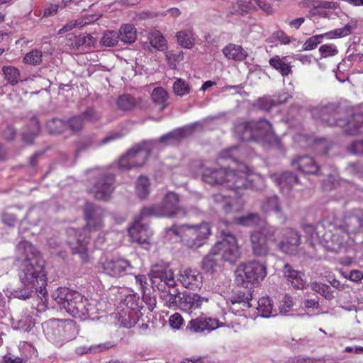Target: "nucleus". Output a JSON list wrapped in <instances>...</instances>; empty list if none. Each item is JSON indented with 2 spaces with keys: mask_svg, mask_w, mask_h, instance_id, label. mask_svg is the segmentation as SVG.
Instances as JSON below:
<instances>
[{
  "mask_svg": "<svg viewBox=\"0 0 363 363\" xmlns=\"http://www.w3.org/2000/svg\"><path fill=\"white\" fill-rule=\"evenodd\" d=\"M18 247L25 250V257L19 272L20 280L25 288L16 291V297L26 300L32 296L35 290L38 296L45 298L47 295V277L40 254L32 244L27 242L20 243Z\"/></svg>",
  "mask_w": 363,
  "mask_h": 363,
  "instance_id": "obj_1",
  "label": "nucleus"
},
{
  "mask_svg": "<svg viewBox=\"0 0 363 363\" xmlns=\"http://www.w3.org/2000/svg\"><path fill=\"white\" fill-rule=\"evenodd\" d=\"M347 229L337 226L329 221L318 223L315 228V235L320 244L331 252H338L349 238V232L363 228V210L355 209L346 218Z\"/></svg>",
  "mask_w": 363,
  "mask_h": 363,
  "instance_id": "obj_2",
  "label": "nucleus"
},
{
  "mask_svg": "<svg viewBox=\"0 0 363 363\" xmlns=\"http://www.w3.org/2000/svg\"><path fill=\"white\" fill-rule=\"evenodd\" d=\"M86 225L83 229L70 228L67 243L74 255H79L83 262L88 260L87 245L90 241L89 231H97L104 227V211L94 204L87 202L84 206Z\"/></svg>",
  "mask_w": 363,
  "mask_h": 363,
  "instance_id": "obj_3",
  "label": "nucleus"
},
{
  "mask_svg": "<svg viewBox=\"0 0 363 363\" xmlns=\"http://www.w3.org/2000/svg\"><path fill=\"white\" fill-rule=\"evenodd\" d=\"M250 169L243 163L238 164V168H205L201 174L202 180L211 185H223L233 190L236 194H242L244 189L255 188L252 179H249Z\"/></svg>",
  "mask_w": 363,
  "mask_h": 363,
  "instance_id": "obj_4",
  "label": "nucleus"
},
{
  "mask_svg": "<svg viewBox=\"0 0 363 363\" xmlns=\"http://www.w3.org/2000/svg\"><path fill=\"white\" fill-rule=\"evenodd\" d=\"M338 108L336 104H329L314 107L311 113L313 118L323 126L344 127L346 125L345 132L348 135L363 133V113H355L347 121L341 116Z\"/></svg>",
  "mask_w": 363,
  "mask_h": 363,
  "instance_id": "obj_5",
  "label": "nucleus"
},
{
  "mask_svg": "<svg viewBox=\"0 0 363 363\" xmlns=\"http://www.w3.org/2000/svg\"><path fill=\"white\" fill-rule=\"evenodd\" d=\"M52 298L74 318L85 319L94 310L89 300L79 292L67 287H59L52 294Z\"/></svg>",
  "mask_w": 363,
  "mask_h": 363,
  "instance_id": "obj_6",
  "label": "nucleus"
},
{
  "mask_svg": "<svg viewBox=\"0 0 363 363\" xmlns=\"http://www.w3.org/2000/svg\"><path fill=\"white\" fill-rule=\"evenodd\" d=\"M170 230L180 238V241L189 249L196 250L204 245L211 235V225L202 221L199 224L172 225Z\"/></svg>",
  "mask_w": 363,
  "mask_h": 363,
  "instance_id": "obj_7",
  "label": "nucleus"
},
{
  "mask_svg": "<svg viewBox=\"0 0 363 363\" xmlns=\"http://www.w3.org/2000/svg\"><path fill=\"white\" fill-rule=\"evenodd\" d=\"M235 282L243 287H257L267 274L265 263L252 259L240 264L235 270Z\"/></svg>",
  "mask_w": 363,
  "mask_h": 363,
  "instance_id": "obj_8",
  "label": "nucleus"
},
{
  "mask_svg": "<svg viewBox=\"0 0 363 363\" xmlns=\"http://www.w3.org/2000/svg\"><path fill=\"white\" fill-rule=\"evenodd\" d=\"M142 217H183L186 216V211L179 206V196L174 192H167L161 205H152L143 207L140 211Z\"/></svg>",
  "mask_w": 363,
  "mask_h": 363,
  "instance_id": "obj_9",
  "label": "nucleus"
},
{
  "mask_svg": "<svg viewBox=\"0 0 363 363\" xmlns=\"http://www.w3.org/2000/svg\"><path fill=\"white\" fill-rule=\"evenodd\" d=\"M272 125L269 121L261 118L257 121H241L235 125V132L240 140L245 142L257 140L272 132Z\"/></svg>",
  "mask_w": 363,
  "mask_h": 363,
  "instance_id": "obj_10",
  "label": "nucleus"
},
{
  "mask_svg": "<svg viewBox=\"0 0 363 363\" xmlns=\"http://www.w3.org/2000/svg\"><path fill=\"white\" fill-rule=\"evenodd\" d=\"M118 320L125 328H132L138 320L143 301L136 294H128L119 303Z\"/></svg>",
  "mask_w": 363,
  "mask_h": 363,
  "instance_id": "obj_11",
  "label": "nucleus"
},
{
  "mask_svg": "<svg viewBox=\"0 0 363 363\" xmlns=\"http://www.w3.org/2000/svg\"><path fill=\"white\" fill-rule=\"evenodd\" d=\"M277 230L272 226H264L254 230L250 235L252 254L255 257H264L269 255V243H277Z\"/></svg>",
  "mask_w": 363,
  "mask_h": 363,
  "instance_id": "obj_12",
  "label": "nucleus"
},
{
  "mask_svg": "<svg viewBox=\"0 0 363 363\" xmlns=\"http://www.w3.org/2000/svg\"><path fill=\"white\" fill-rule=\"evenodd\" d=\"M222 240L217 242L213 246V251L216 252L220 259L230 263H235L241 257L238 240L234 235L230 232H221Z\"/></svg>",
  "mask_w": 363,
  "mask_h": 363,
  "instance_id": "obj_13",
  "label": "nucleus"
},
{
  "mask_svg": "<svg viewBox=\"0 0 363 363\" xmlns=\"http://www.w3.org/2000/svg\"><path fill=\"white\" fill-rule=\"evenodd\" d=\"M115 176L111 173H100L96 177L89 189L94 198L107 201L114 191Z\"/></svg>",
  "mask_w": 363,
  "mask_h": 363,
  "instance_id": "obj_14",
  "label": "nucleus"
},
{
  "mask_svg": "<svg viewBox=\"0 0 363 363\" xmlns=\"http://www.w3.org/2000/svg\"><path fill=\"white\" fill-rule=\"evenodd\" d=\"M96 42V40L89 33H70L67 38L66 45L74 50L88 51L94 48Z\"/></svg>",
  "mask_w": 363,
  "mask_h": 363,
  "instance_id": "obj_15",
  "label": "nucleus"
},
{
  "mask_svg": "<svg viewBox=\"0 0 363 363\" xmlns=\"http://www.w3.org/2000/svg\"><path fill=\"white\" fill-rule=\"evenodd\" d=\"M222 325L216 318L200 316L189 321L186 330L192 333L213 330Z\"/></svg>",
  "mask_w": 363,
  "mask_h": 363,
  "instance_id": "obj_16",
  "label": "nucleus"
},
{
  "mask_svg": "<svg viewBox=\"0 0 363 363\" xmlns=\"http://www.w3.org/2000/svg\"><path fill=\"white\" fill-rule=\"evenodd\" d=\"M257 6L265 11H269L271 7L264 0H236L230 8L232 14L244 15L250 13Z\"/></svg>",
  "mask_w": 363,
  "mask_h": 363,
  "instance_id": "obj_17",
  "label": "nucleus"
},
{
  "mask_svg": "<svg viewBox=\"0 0 363 363\" xmlns=\"http://www.w3.org/2000/svg\"><path fill=\"white\" fill-rule=\"evenodd\" d=\"M291 164L292 167L305 174L318 175L320 171L319 164L308 155L297 157L291 161Z\"/></svg>",
  "mask_w": 363,
  "mask_h": 363,
  "instance_id": "obj_18",
  "label": "nucleus"
},
{
  "mask_svg": "<svg viewBox=\"0 0 363 363\" xmlns=\"http://www.w3.org/2000/svg\"><path fill=\"white\" fill-rule=\"evenodd\" d=\"M130 264L125 259H106L102 264V269L105 274L113 277H119L125 274Z\"/></svg>",
  "mask_w": 363,
  "mask_h": 363,
  "instance_id": "obj_19",
  "label": "nucleus"
},
{
  "mask_svg": "<svg viewBox=\"0 0 363 363\" xmlns=\"http://www.w3.org/2000/svg\"><path fill=\"white\" fill-rule=\"evenodd\" d=\"M270 177L282 192H289L300 183L298 177L289 171L281 174H273Z\"/></svg>",
  "mask_w": 363,
  "mask_h": 363,
  "instance_id": "obj_20",
  "label": "nucleus"
},
{
  "mask_svg": "<svg viewBox=\"0 0 363 363\" xmlns=\"http://www.w3.org/2000/svg\"><path fill=\"white\" fill-rule=\"evenodd\" d=\"M178 280L184 287L195 290L202 285V276L201 273L192 269H184L180 272Z\"/></svg>",
  "mask_w": 363,
  "mask_h": 363,
  "instance_id": "obj_21",
  "label": "nucleus"
},
{
  "mask_svg": "<svg viewBox=\"0 0 363 363\" xmlns=\"http://www.w3.org/2000/svg\"><path fill=\"white\" fill-rule=\"evenodd\" d=\"M284 239L279 244V249L285 254H294L300 245V235L296 230L287 229L284 234Z\"/></svg>",
  "mask_w": 363,
  "mask_h": 363,
  "instance_id": "obj_22",
  "label": "nucleus"
},
{
  "mask_svg": "<svg viewBox=\"0 0 363 363\" xmlns=\"http://www.w3.org/2000/svg\"><path fill=\"white\" fill-rule=\"evenodd\" d=\"M208 301V298L202 297L197 294H183L181 296L179 308L184 311L192 312L200 308L203 302Z\"/></svg>",
  "mask_w": 363,
  "mask_h": 363,
  "instance_id": "obj_23",
  "label": "nucleus"
},
{
  "mask_svg": "<svg viewBox=\"0 0 363 363\" xmlns=\"http://www.w3.org/2000/svg\"><path fill=\"white\" fill-rule=\"evenodd\" d=\"M282 272L284 278L293 287L297 289L304 288L306 281L303 279L304 274L301 272L294 269L289 264H285Z\"/></svg>",
  "mask_w": 363,
  "mask_h": 363,
  "instance_id": "obj_24",
  "label": "nucleus"
},
{
  "mask_svg": "<svg viewBox=\"0 0 363 363\" xmlns=\"http://www.w3.org/2000/svg\"><path fill=\"white\" fill-rule=\"evenodd\" d=\"M128 152L132 160V164L138 167L145 164L151 154V150L145 143H142L134 146Z\"/></svg>",
  "mask_w": 363,
  "mask_h": 363,
  "instance_id": "obj_25",
  "label": "nucleus"
},
{
  "mask_svg": "<svg viewBox=\"0 0 363 363\" xmlns=\"http://www.w3.org/2000/svg\"><path fill=\"white\" fill-rule=\"evenodd\" d=\"M224 56L228 60L242 62L247 57V52L239 45L229 43L222 50Z\"/></svg>",
  "mask_w": 363,
  "mask_h": 363,
  "instance_id": "obj_26",
  "label": "nucleus"
},
{
  "mask_svg": "<svg viewBox=\"0 0 363 363\" xmlns=\"http://www.w3.org/2000/svg\"><path fill=\"white\" fill-rule=\"evenodd\" d=\"M161 299L164 306L177 309L180 308L181 294L177 289L164 291L161 295Z\"/></svg>",
  "mask_w": 363,
  "mask_h": 363,
  "instance_id": "obj_27",
  "label": "nucleus"
},
{
  "mask_svg": "<svg viewBox=\"0 0 363 363\" xmlns=\"http://www.w3.org/2000/svg\"><path fill=\"white\" fill-rule=\"evenodd\" d=\"M128 234L133 242L143 244L147 242L149 235L147 228L138 223L128 229Z\"/></svg>",
  "mask_w": 363,
  "mask_h": 363,
  "instance_id": "obj_28",
  "label": "nucleus"
},
{
  "mask_svg": "<svg viewBox=\"0 0 363 363\" xmlns=\"http://www.w3.org/2000/svg\"><path fill=\"white\" fill-rule=\"evenodd\" d=\"M221 260L217 252L213 251V247H212L209 253L203 258L202 269L206 273L212 274L215 272L216 267Z\"/></svg>",
  "mask_w": 363,
  "mask_h": 363,
  "instance_id": "obj_29",
  "label": "nucleus"
},
{
  "mask_svg": "<svg viewBox=\"0 0 363 363\" xmlns=\"http://www.w3.org/2000/svg\"><path fill=\"white\" fill-rule=\"evenodd\" d=\"M137 31L134 26L125 24L121 26L119 29V40L125 44H133L135 43L137 37Z\"/></svg>",
  "mask_w": 363,
  "mask_h": 363,
  "instance_id": "obj_30",
  "label": "nucleus"
},
{
  "mask_svg": "<svg viewBox=\"0 0 363 363\" xmlns=\"http://www.w3.org/2000/svg\"><path fill=\"white\" fill-rule=\"evenodd\" d=\"M151 98L155 106H157L160 111H163L167 107L169 95L163 87L158 86L155 88L152 91Z\"/></svg>",
  "mask_w": 363,
  "mask_h": 363,
  "instance_id": "obj_31",
  "label": "nucleus"
},
{
  "mask_svg": "<svg viewBox=\"0 0 363 363\" xmlns=\"http://www.w3.org/2000/svg\"><path fill=\"white\" fill-rule=\"evenodd\" d=\"M147 39L150 45L159 51H164L167 48V40L163 35L157 30L148 33Z\"/></svg>",
  "mask_w": 363,
  "mask_h": 363,
  "instance_id": "obj_32",
  "label": "nucleus"
},
{
  "mask_svg": "<svg viewBox=\"0 0 363 363\" xmlns=\"http://www.w3.org/2000/svg\"><path fill=\"white\" fill-rule=\"evenodd\" d=\"M262 210L264 213L280 214L281 206L277 196L267 198L262 203Z\"/></svg>",
  "mask_w": 363,
  "mask_h": 363,
  "instance_id": "obj_33",
  "label": "nucleus"
},
{
  "mask_svg": "<svg viewBox=\"0 0 363 363\" xmlns=\"http://www.w3.org/2000/svg\"><path fill=\"white\" fill-rule=\"evenodd\" d=\"M284 59L286 57L281 58L276 55L269 60L270 66L279 71L283 77L288 76L292 72L291 67L289 63L284 62Z\"/></svg>",
  "mask_w": 363,
  "mask_h": 363,
  "instance_id": "obj_34",
  "label": "nucleus"
},
{
  "mask_svg": "<svg viewBox=\"0 0 363 363\" xmlns=\"http://www.w3.org/2000/svg\"><path fill=\"white\" fill-rule=\"evenodd\" d=\"M355 28V23L352 24L351 23H348L341 28L330 30L323 34H320V35H323V38H326L327 39L343 38L350 35L352 32V30Z\"/></svg>",
  "mask_w": 363,
  "mask_h": 363,
  "instance_id": "obj_35",
  "label": "nucleus"
},
{
  "mask_svg": "<svg viewBox=\"0 0 363 363\" xmlns=\"http://www.w3.org/2000/svg\"><path fill=\"white\" fill-rule=\"evenodd\" d=\"M189 130L186 128H177L171 132L162 135L160 138L161 143H168L169 141L179 142L187 137Z\"/></svg>",
  "mask_w": 363,
  "mask_h": 363,
  "instance_id": "obj_36",
  "label": "nucleus"
},
{
  "mask_svg": "<svg viewBox=\"0 0 363 363\" xmlns=\"http://www.w3.org/2000/svg\"><path fill=\"white\" fill-rule=\"evenodd\" d=\"M151 277L153 283L160 281L168 286H173L175 284L174 274L171 270L152 272Z\"/></svg>",
  "mask_w": 363,
  "mask_h": 363,
  "instance_id": "obj_37",
  "label": "nucleus"
},
{
  "mask_svg": "<svg viewBox=\"0 0 363 363\" xmlns=\"http://www.w3.org/2000/svg\"><path fill=\"white\" fill-rule=\"evenodd\" d=\"M138 101L136 99L128 94H125L120 96L117 101V108L123 111H129L133 110L137 105Z\"/></svg>",
  "mask_w": 363,
  "mask_h": 363,
  "instance_id": "obj_38",
  "label": "nucleus"
},
{
  "mask_svg": "<svg viewBox=\"0 0 363 363\" xmlns=\"http://www.w3.org/2000/svg\"><path fill=\"white\" fill-rule=\"evenodd\" d=\"M30 131L23 133V140L28 144H33L35 138L40 132V125L38 119L36 117H33L30 121Z\"/></svg>",
  "mask_w": 363,
  "mask_h": 363,
  "instance_id": "obj_39",
  "label": "nucleus"
},
{
  "mask_svg": "<svg viewBox=\"0 0 363 363\" xmlns=\"http://www.w3.org/2000/svg\"><path fill=\"white\" fill-rule=\"evenodd\" d=\"M46 129L50 134H61L67 129V123L62 119L53 118L47 121Z\"/></svg>",
  "mask_w": 363,
  "mask_h": 363,
  "instance_id": "obj_40",
  "label": "nucleus"
},
{
  "mask_svg": "<svg viewBox=\"0 0 363 363\" xmlns=\"http://www.w3.org/2000/svg\"><path fill=\"white\" fill-rule=\"evenodd\" d=\"M179 44L184 48H191L194 45V38L192 30H180L177 33Z\"/></svg>",
  "mask_w": 363,
  "mask_h": 363,
  "instance_id": "obj_41",
  "label": "nucleus"
},
{
  "mask_svg": "<svg viewBox=\"0 0 363 363\" xmlns=\"http://www.w3.org/2000/svg\"><path fill=\"white\" fill-rule=\"evenodd\" d=\"M251 296L250 294H246L245 292L240 291L232 295L229 298L228 301L233 305L238 303L241 304L244 308H248L252 306Z\"/></svg>",
  "mask_w": 363,
  "mask_h": 363,
  "instance_id": "obj_42",
  "label": "nucleus"
},
{
  "mask_svg": "<svg viewBox=\"0 0 363 363\" xmlns=\"http://www.w3.org/2000/svg\"><path fill=\"white\" fill-rule=\"evenodd\" d=\"M2 72L8 83L12 86L18 84L21 73L17 67L13 66H4L2 67Z\"/></svg>",
  "mask_w": 363,
  "mask_h": 363,
  "instance_id": "obj_43",
  "label": "nucleus"
},
{
  "mask_svg": "<svg viewBox=\"0 0 363 363\" xmlns=\"http://www.w3.org/2000/svg\"><path fill=\"white\" fill-rule=\"evenodd\" d=\"M260 221V216L257 213H250L234 218L235 223L244 226L257 225Z\"/></svg>",
  "mask_w": 363,
  "mask_h": 363,
  "instance_id": "obj_44",
  "label": "nucleus"
},
{
  "mask_svg": "<svg viewBox=\"0 0 363 363\" xmlns=\"http://www.w3.org/2000/svg\"><path fill=\"white\" fill-rule=\"evenodd\" d=\"M150 180L146 176H140L137 180L135 191L140 199H145L150 192Z\"/></svg>",
  "mask_w": 363,
  "mask_h": 363,
  "instance_id": "obj_45",
  "label": "nucleus"
},
{
  "mask_svg": "<svg viewBox=\"0 0 363 363\" xmlns=\"http://www.w3.org/2000/svg\"><path fill=\"white\" fill-rule=\"evenodd\" d=\"M257 310L262 317H269L272 315L273 305L269 297H262L257 301Z\"/></svg>",
  "mask_w": 363,
  "mask_h": 363,
  "instance_id": "obj_46",
  "label": "nucleus"
},
{
  "mask_svg": "<svg viewBox=\"0 0 363 363\" xmlns=\"http://www.w3.org/2000/svg\"><path fill=\"white\" fill-rule=\"evenodd\" d=\"M43 52L38 49H33L25 55L23 62L29 65H39L42 62Z\"/></svg>",
  "mask_w": 363,
  "mask_h": 363,
  "instance_id": "obj_47",
  "label": "nucleus"
},
{
  "mask_svg": "<svg viewBox=\"0 0 363 363\" xmlns=\"http://www.w3.org/2000/svg\"><path fill=\"white\" fill-rule=\"evenodd\" d=\"M311 289L328 300H331L334 297L330 287L325 284L318 283L316 281L313 282L311 284Z\"/></svg>",
  "mask_w": 363,
  "mask_h": 363,
  "instance_id": "obj_48",
  "label": "nucleus"
},
{
  "mask_svg": "<svg viewBox=\"0 0 363 363\" xmlns=\"http://www.w3.org/2000/svg\"><path fill=\"white\" fill-rule=\"evenodd\" d=\"M173 90L176 95L184 96L189 94L190 86L184 79L179 78L174 82Z\"/></svg>",
  "mask_w": 363,
  "mask_h": 363,
  "instance_id": "obj_49",
  "label": "nucleus"
},
{
  "mask_svg": "<svg viewBox=\"0 0 363 363\" xmlns=\"http://www.w3.org/2000/svg\"><path fill=\"white\" fill-rule=\"evenodd\" d=\"M119 40L118 33L114 30H106L101 38L102 44L106 47L115 46Z\"/></svg>",
  "mask_w": 363,
  "mask_h": 363,
  "instance_id": "obj_50",
  "label": "nucleus"
},
{
  "mask_svg": "<svg viewBox=\"0 0 363 363\" xmlns=\"http://www.w3.org/2000/svg\"><path fill=\"white\" fill-rule=\"evenodd\" d=\"M66 123L67 128H69L73 132L80 131L84 127L83 118L79 116H72Z\"/></svg>",
  "mask_w": 363,
  "mask_h": 363,
  "instance_id": "obj_51",
  "label": "nucleus"
},
{
  "mask_svg": "<svg viewBox=\"0 0 363 363\" xmlns=\"http://www.w3.org/2000/svg\"><path fill=\"white\" fill-rule=\"evenodd\" d=\"M276 41H279L282 45H288L291 42V38L284 31L279 30L274 32L269 39V43Z\"/></svg>",
  "mask_w": 363,
  "mask_h": 363,
  "instance_id": "obj_52",
  "label": "nucleus"
},
{
  "mask_svg": "<svg viewBox=\"0 0 363 363\" xmlns=\"http://www.w3.org/2000/svg\"><path fill=\"white\" fill-rule=\"evenodd\" d=\"M319 52L322 57H332L338 53V50L335 45L325 44L319 48Z\"/></svg>",
  "mask_w": 363,
  "mask_h": 363,
  "instance_id": "obj_53",
  "label": "nucleus"
},
{
  "mask_svg": "<svg viewBox=\"0 0 363 363\" xmlns=\"http://www.w3.org/2000/svg\"><path fill=\"white\" fill-rule=\"evenodd\" d=\"M275 104L276 103L270 97L268 96L259 98L257 101V106L258 108L266 111H269L272 108L275 106Z\"/></svg>",
  "mask_w": 363,
  "mask_h": 363,
  "instance_id": "obj_54",
  "label": "nucleus"
},
{
  "mask_svg": "<svg viewBox=\"0 0 363 363\" xmlns=\"http://www.w3.org/2000/svg\"><path fill=\"white\" fill-rule=\"evenodd\" d=\"M213 201L217 203H220L223 209L226 212L231 209L229 197L224 196L221 194H216L212 196Z\"/></svg>",
  "mask_w": 363,
  "mask_h": 363,
  "instance_id": "obj_55",
  "label": "nucleus"
},
{
  "mask_svg": "<svg viewBox=\"0 0 363 363\" xmlns=\"http://www.w3.org/2000/svg\"><path fill=\"white\" fill-rule=\"evenodd\" d=\"M323 39V35H313L307 39L303 46L304 50H312L315 49L317 45L320 43V40Z\"/></svg>",
  "mask_w": 363,
  "mask_h": 363,
  "instance_id": "obj_56",
  "label": "nucleus"
},
{
  "mask_svg": "<svg viewBox=\"0 0 363 363\" xmlns=\"http://www.w3.org/2000/svg\"><path fill=\"white\" fill-rule=\"evenodd\" d=\"M293 305H294L293 298L290 296L286 294L283 297L281 302L280 303V306H279L280 312L281 313H286L287 312H289L291 310Z\"/></svg>",
  "mask_w": 363,
  "mask_h": 363,
  "instance_id": "obj_57",
  "label": "nucleus"
},
{
  "mask_svg": "<svg viewBox=\"0 0 363 363\" xmlns=\"http://www.w3.org/2000/svg\"><path fill=\"white\" fill-rule=\"evenodd\" d=\"M184 323V319L179 313H175L169 318V324L173 329H179Z\"/></svg>",
  "mask_w": 363,
  "mask_h": 363,
  "instance_id": "obj_58",
  "label": "nucleus"
},
{
  "mask_svg": "<svg viewBox=\"0 0 363 363\" xmlns=\"http://www.w3.org/2000/svg\"><path fill=\"white\" fill-rule=\"evenodd\" d=\"M135 284L139 286V289L141 291L142 294L146 293V290L147 289L148 283L147 279L145 275L139 274L135 277Z\"/></svg>",
  "mask_w": 363,
  "mask_h": 363,
  "instance_id": "obj_59",
  "label": "nucleus"
},
{
  "mask_svg": "<svg viewBox=\"0 0 363 363\" xmlns=\"http://www.w3.org/2000/svg\"><path fill=\"white\" fill-rule=\"evenodd\" d=\"M132 163L133 162L132 160L130 159V156L129 155L128 152H127L120 158L118 165L120 168L128 170L135 167V166Z\"/></svg>",
  "mask_w": 363,
  "mask_h": 363,
  "instance_id": "obj_60",
  "label": "nucleus"
},
{
  "mask_svg": "<svg viewBox=\"0 0 363 363\" xmlns=\"http://www.w3.org/2000/svg\"><path fill=\"white\" fill-rule=\"evenodd\" d=\"M350 153L358 155H363V140L354 141L348 147Z\"/></svg>",
  "mask_w": 363,
  "mask_h": 363,
  "instance_id": "obj_61",
  "label": "nucleus"
},
{
  "mask_svg": "<svg viewBox=\"0 0 363 363\" xmlns=\"http://www.w3.org/2000/svg\"><path fill=\"white\" fill-rule=\"evenodd\" d=\"M93 140L91 138H84L77 143V153H79L82 151L85 150L89 147L91 146Z\"/></svg>",
  "mask_w": 363,
  "mask_h": 363,
  "instance_id": "obj_62",
  "label": "nucleus"
},
{
  "mask_svg": "<svg viewBox=\"0 0 363 363\" xmlns=\"http://www.w3.org/2000/svg\"><path fill=\"white\" fill-rule=\"evenodd\" d=\"M239 151V148L238 147H232L228 150H225L221 152V156L224 158H229L233 160L235 162H237L236 157L237 153Z\"/></svg>",
  "mask_w": 363,
  "mask_h": 363,
  "instance_id": "obj_63",
  "label": "nucleus"
},
{
  "mask_svg": "<svg viewBox=\"0 0 363 363\" xmlns=\"http://www.w3.org/2000/svg\"><path fill=\"white\" fill-rule=\"evenodd\" d=\"M16 131L11 125H7L6 129L3 133V137L5 140L12 141L14 140Z\"/></svg>",
  "mask_w": 363,
  "mask_h": 363,
  "instance_id": "obj_64",
  "label": "nucleus"
}]
</instances>
